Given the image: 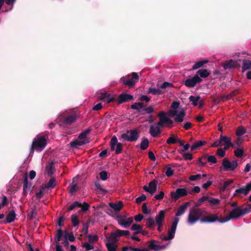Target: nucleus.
<instances>
[{
	"label": "nucleus",
	"instance_id": "obj_1",
	"mask_svg": "<svg viewBox=\"0 0 251 251\" xmlns=\"http://www.w3.org/2000/svg\"><path fill=\"white\" fill-rule=\"evenodd\" d=\"M207 213V211L204 208H194L191 209L189 212L187 222L190 225L195 224L200 220L201 217Z\"/></svg>",
	"mask_w": 251,
	"mask_h": 251
},
{
	"label": "nucleus",
	"instance_id": "obj_2",
	"mask_svg": "<svg viewBox=\"0 0 251 251\" xmlns=\"http://www.w3.org/2000/svg\"><path fill=\"white\" fill-rule=\"evenodd\" d=\"M47 140L44 136H37L33 139L30 149V153H33L34 151H41L46 146Z\"/></svg>",
	"mask_w": 251,
	"mask_h": 251
},
{
	"label": "nucleus",
	"instance_id": "obj_3",
	"mask_svg": "<svg viewBox=\"0 0 251 251\" xmlns=\"http://www.w3.org/2000/svg\"><path fill=\"white\" fill-rule=\"evenodd\" d=\"M247 210L243 209L240 207H237L230 211L227 216L223 218V220L220 221L221 223H224L230 220L237 219L241 216H244L247 214Z\"/></svg>",
	"mask_w": 251,
	"mask_h": 251
},
{
	"label": "nucleus",
	"instance_id": "obj_4",
	"mask_svg": "<svg viewBox=\"0 0 251 251\" xmlns=\"http://www.w3.org/2000/svg\"><path fill=\"white\" fill-rule=\"evenodd\" d=\"M139 75L137 73L133 72L131 75H128L121 78V81L124 85L127 86L129 88H132L135 83L139 81Z\"/></svg>",
	"mask_w": 251,
	"mask_h": 251
},
{
	"label": "nucleus",
	"instance_id": "obj_5",
	"mask_svg": "<svg viewBox=\"0 0 251 251\" xmlns=\"http://www.w3.org/2000/svg\"><path fill=\"white\" fill-rule=\"evenodd\" d=\"M159 120L157 123V126L163 127L166 126L170 128L174 126L173 121L166 116V113L163 111L159 112L158 115Z\"/></svg>",
	"mask_w": 251,
	"mask_h": 251
},
{
	"label": "nucleus",
	"instance_id": "obj_6",
	"mask_svg": "<svg viewBox=\"0 0 251 251\" xmlns=\"http://www.w3.org/2000/svg\"><path fill=\"white\" fill-rule=\"evenodd\" d=\"M140 131L137 129H130L127 131V133H123L121 137L122 139L129 142H134L138 140L139 137Z\"/></svg>",
	"mask_w": 251,
	"mask_h": 251
},
{
	"label": "nucleus",
	"instance_id": "obj_7",
	"mask_svg": "<svg viewBox=\"0 0 251 251\" xmlns=\"http://www.w3.org/2000/svg\"><path fill=\"white\" fill-rule=\"evenodd\" d=\"M223 220V217H219L217 214H212L207 213L204 215L200 219L201 223H212L218 221L220 223V221Z\"/></svg>",
	"mask_w": 251,
	"mask_h": 251
},
{
	"label": "nucleus",
	"instance_id": "obj_8",
	"mask_svg": "<svg viewBox=\"0 0 251 251\" xmlns=\"http://www.w3.org/2000/svg\"><path fill=\"white\" fill-rule=\"evenodd\" d=\"M238 162L236 160L230 162L227 158H225L222 161V167L225 171H234L238 166Z\"/></svg>",
	"mask_w": 251,
	"mask_h": 251
},
{
	"label": "nucleus",
	"instance_id": "obj_9",
	"mask_svg": "<svg viewBox=\"0 0 251 251\" xmlns=\"http://www.w3.org/2000/svg\"><path fill=\"white\" fill-rule=\"evenodd\" d=\"M178 221L179 219L177 218L174 219L171 228L168 230V235H165L163 237V240H170L174 238Z\"/></svg>",
	"mask_w": 251,
	"mask_h": 251
},
{
	"label": "nucleus",
	"instance_id": "obj_10",
	"mask_svg": "<svg viewBox=\"0 0 251 251\" xmlns=\"http://www.w3.org/2000/svg\"><path fill=\"white\" fill-rule=\"evenodd\" d=\"M202 79L197 75H195L193 77H190L184 80L183 84L188 88L194 87L197 84H200L202 82Z\"/></svg>",
	"mask_w": 251,
	"mask_h": 251
},
{
	"label": "nucleus",
	"instance_id": "obj_11",
	"mask_svg": "<svg viewBox=\"0 0 251 251\" xmlns=\"http://www.w3.org/2000/svg\"><path fill=\"white\" fill-rule=\"evenodd\" d=\"M187 191L185 188H177L175 192H171V196L174 201H176L182 197L186 196Z\"/></svg>",
	"mask_w": 251,
	"mask_h": 251
},
{
	"label": "nucleus",
	"instance_id": "obj_12",
	"mask_svg": "<svg viewBox=\"0 0 251 251\" xmlns=\"http://www.w3.org/2000/svg\"><path fill=\"white\" fill-rule=\"evenodd\" d=\"M251 190V181L247 183L245 186H243L241 188L237 189L235 190L233 196H239L240 194H243L246 196L248 194L250 191Z\"/></svg>",
	"mask_w": 251,
	"mask_h": 251
},
{
	"label": "nucleus",
	"instance_id": "obj_13",
	"mask_svg": "<svg viewBox=\"0 0 251 251\" xmlns=\"http://www.w3.org/2000/svg\"><path fill=\"white\" fill-rule=\"evenodd\" d=\"M118 222L124 227L127 228L133 222V219L132 217L127 218L126 216H120L118 217Z\"/></svg>",
	"mask_w": 251,
	"mask_h": 251
},
{
	"label": "nucleus",
	"instance_id": "obj_14",
	"mask_svg": "<svg viewBox=\"0 0 251 251\" xmlns=\"http://www.w3.org/2000/svg\"><path fill=\"white\" fill-rule=\"evenodd\" d=\"M157 183V180L154 179L149 183L148 187L146 185L144 186L143 189L145 191L150 193L151 195H152L156 191Z\"/></svg>",
	"mask_w": 251,
	"mask_h": 251
},
{
	"label": "nucleus",
	"instance_id": "obj_15",
	"mask_svg": "<svg viewBox=\"0 0 251 251\" xmlns=\"http://www.w3.org/2000/svg\"><path fill=\"white\" fill-rule=\"evenodd\" d=\"M133 99V97L131 95L126 93H122L120 94L117 99V102L119 104L128 102Z\"/></svg>",
	"mask_w": 251,
	"mask_h": 251
},
{
	"label": "nucleus",
	"instance_id": "obj_16",
	"mask_svg": "<svg viewBox=\"0 0 251 251\" xmlns=\"http://www.w3.org/2000/svg\"><path fill=\"white\" fill-rule=\"evenodd\" d=\"M165 210H160L157 215H156L155 219V223L158 226H163L165 220Z\"/></svg>",
	"mask_w": 251,
	"mask_h": 251
},
{
	"label": "nucleus",
	"instance_id": "obj_17",
	"mask_svg": "<svg viewBox=\"0 0 251 251\" xmlns=\"http://www.w3.org/2000/svg\"><path fill=\"white\" fill-rule=\"evenodd\" d=\"M16 217V214L14 210L10 211L6 215L4 220L0 221V224H7L11 223L15 221Z\"/></svg>",
	"mask_w": 251,
	"mask_h": 251
},
{
	"label": "nucleus",
	"instance_id": "obj_18",
	"mask_svg": "<svg viewBox=\"0 0 251 251\" xmlns=\"http://www.w3.org/2000/svg\"><path fill=\"white\" fill-rule=\"evenodd\" d=\"M30 186H28V178L26 174H25L24 176V180H23V190L22 193V195L23 197H25L26 196L27 194V192L30 191Z\"/></svg>",
	"mask_w": 251,
	"mask_h": 251
},
{
	"label": "nucleus",
	"instance_id": "obj_19",
	"mask_svg": "<svg viewBox=\"0 0 251 251\" xmlns=\"http://www.w3.org/2000/svg\"><path fill=\"white\" fill-rule=\"evenodd\" d=\"M156 241L151 240L149 242L148 249L153 250L154 251H158L164 249L166 248L165 245L161 246L155 244Z\"/></svg>",
	"mask_w": 251,
	"mask_h": 251
},
{
	"label": "nucleus",
	"instance_id": "obj_20",
	"mask_svg": "<svg viewBox=\"0 0 251 251\" xmlns=\"http://www.w3.org/2000/svg\"><path fill=\"white\" fill-rule=\"evenodd\" d=\"M160 127V126H158L157 125L155 126L151 125L150 127L149 133L153 137H158L161 132Z\"/></svg>",
	"mask_w": 251,
	"mask_h": 251
},
{
	"label": "nucleus",
	"instance_id": "obj_21",
	"mask_svg": "<svg viewBox=\"0 0 251 251\" xmlns=\"http://www.w3.org/2000/svg\"><path fill=\"white\" fill-rule=\"evenodd\" d=\"M238 65L237 61L230 59L224 63L223 67L225 70L231 69L236 67Z\"/></svg>",
	"mask_w": 251,
	"mask_h": 251
},
{
	"label": "nucleus",
	"instance_id": "obj_22",
	"mask_svg": "<svg viewBox=\"0 0 251 251\" xmlns=\"http://www.w3.org/2000/svg\"><path fill=\"white\" fill-rule=\"evenodd\" d=\"M77 118L75 114L70 115L64 119L63 122L66 125H71L76 121Z\"/></svg>",
	"mask_w": 251,
	"mask_h": 251
},
{
	"label": "nucleus",
	"instance_id": "obj_23",
	"mask_svg": "<svg viewBox=\"0 0 251 251\" xmlns=\"http://www.w3.org/2000/svg\"><path fill=\"white\" fill-rule=\"evenodd\" d=\"M185 116V112L184 110L182 109L179 112H178L174 118V121L177 123H180L184 120Z\"/></svg>",
	"mask_w": 251,
	"mask_h": 251
},
{
	"label": "nucleus",
	"instance_id": "obj_24",
	"mask_svg": "<svg viewBox=\"0 0 251 251\" xmlns=\"http://www.w3.org/2000/svg\"><path fill=\"white\" fill-rule=\"evenodd\" d=\"M189 202H186L182 204L177 210V212L176 214V216H180L183 215L185 212L187 207L190 205Z\"/></svg>",
	"mask_w": 251,
	"mask_h": 251
},
{
	"label": "nucleus",
	"instance_id": "obj_25",
	"mask_svg": "<svg viewBox=\"0 0 251 251\" xmlns=\"http://www.w3.org/2000/svg\"><path fill=\"white\" fill-rule=\"evenodd\" d=\"M88 143V141L86 140H83L82 141L75 140L74 141H72L70 143V145L72 148H78L79 147L81 146Z\"/></svg>",
	"mask_w": 251,
	"mask_h": 251
},
{
	"label": "nucleus",
	"instance_id": "obj_26",
	"mask_svg": "<svg viewBox=\"0 0 251 251\" xmlns=\"http://www.w3.org/2000/svg\"><path fill=\"white\" fill-rule=\"evenodd\" d=\"M55 169L54 162L51 161L46 167V172L49 176H51L54 173Z\"/></svg>",
	"mask_w": 251,
	"mask_h": 251
},
{
	"label": "nucleus",
	"instance_id": "obj_27",
	"mask_svg": "<svg viewBox=\"0 0 251 251\" xmlns=\"http://www.w3.org/2000/svg\"><path fill=\"white\" fill-rule=\"evenodd\" d=\"M109 205L111 208L113 209L115 211L119 212L123 207V203L122 201H119L117 203L110 202Z\"/></svg>",
	"mask_w": 251,
	"mask_h": 251
},
{
	"label": "nucleus",
	"instance_id": "obj_28",
	"mask_svg": "<svg viewBox=\"0 0 251 251\" xmlns=\"http://www.w3.org/2000/svg\"><path fill=\"white\" fill-rule=\"evenodd\" d=\"M101 99L107 103L111 102L115 100V98L113 96L106 93L102 94Z\"/></svg>",
	"mask_w": 251,
	"mask_h": 251
},
{
	"label": "nucleus",
	"instance_id": "obj_29",
	"mask_svg": "<svg viewBox=\"0 0 251 251\" xmlns=\"http://www.w3.org/2000/svg\"><path fill=\"white\" fill-rule=\"evenodd\" d=\"M210 73L206 70L204 69H200L197 72L196 75H200L201 78H206L210 75Z\"/></svg>",
	"mask_w": 251,
	"mask_h": 251
},
{
	"label": "nucleus",
	"instance_id": "obj_30",
	"mask_svg": "<svg viewBox=\"0 0 251 251\" xmlns=\"http://www.w3.org/2000/svg\"><path fill=\"white\" fill-rule=\"evenodd\" d=\"M206 144V142L204 141H198L192 145L191 147V151H193L195 150H197L199 147L203 146Z\"/></svg>",
	"mask_w": 251,
	"mask_h": 251
},
{
	"label": "nucleus",
	"instance_id": "obj_31",
	"mask_svg": "<svg viewBox=\"0 0 251 251\" xmlns=\"http://www.w3.org/2000/svg\"><path fill=\"white\" fill-rule=\"evenodd\" d=\"M118 237H119V236L116 230L115 232H112L110 235L107 237V240L109 243L111 242V243H115V242L118 241Z\"/></svg>",
	"mask_w": 251,
	"mask_h": 251
},
{
	"label": "nucleus",
	"instance_id": "obj_32",
	"mask_svg": "<svg viewBox=\"0 0 251 251\" xmlns=\"http://www.w3.org/2000/svg\"><path fill=\"white\" fill-rule=\"evenodd\" d=\"M208 201L209 202L210 205L211 207L218 206L220 203V200L219 199H215L209 196V199H208Z\"/></svg>",
	"mask_w": 251,
	"mask_h": 251
},
{
	"label": "nucleus",
	"instance_id": "obj_33",
	"mask_svg": "<svg viewBox=\"0 0 251 251\" xmlns=\"http://www.w3.org/2000/svg\"><path fill=\"white\" fill-rule=\"evenodd\" d=\"M148 93L149 94H152L154 95H160L163 94L164 93V92L162 90H160V89H156V88H153V87H150L148 89Z\"/></svg>",
	"mask_w": 251,
	"mask_h": 251
},
{
	"label": "nucleus",
	"instance_id": "obj_34",
	"mask_svg": "<svg viewBox=\"0 0 251 251\" xmlns=\"http://www.w3.org/2000/svg\"><path fill=\"white\" fill-rule=\"evenodd\" d=\"M155 220L152 218H149L146 219V225L147 227L150 229H153L155 226Z\"/></svg>",
	"mask_w": 251,
	"mask_h": 251
},
{
	"label": "nucleus",
	"instance_id": "obj_35",
	"mask_svg": "<svg viewBox=\"0 0 251 251\" xmlns=\"http://www.w3.org/2000/svg\"><path fill=\"white\" fill-rule=\"evenodd\" d=\"M149 144V140L147 138H144L142 139L140 148L142 150H145L148 148Z\"/></svg>",
	"mask_w": 251,
	"mask_h": 251
},
{
	"label": "nucleus",
	"instance_id": "obj_36",
	"mask_svg": "<svg viewBox=\"0 0 251 251\" xmlns=\"http://www.w3.org/2000/svg\"><path fill=\"white\" fill-rule=\"evenodd\" d=\"M251 69V61L249 60H244L243 65L242 68V72H244L248 69Z\"/></svg>",
	"mask_w": 251,
	"mask_h": 251
},
{
	"label": "nucleus",
	"instance_id": "obj_37",
	"mask_svg": "<svg viewBox=\"0 0 251 251\" xmlns=\"http://www.w3.org/2000/svg\"><path fill=\"white\" fill-rule=\"evenodd\" d=\"M63 235V232L60 228L59 229H57L56 231V234L55 237V240L56 242V243H59L60 240H61V238Z\"/></svg>",
	"mask_w": 251,
	"mask_h": 251
},
{
	"label": "nucleus",
	"instance_id": "obj_38",
	"mask_svg": "<svg viewBox=\"0 0 251 251\" xmlns=\"http://www.w3.org/2000/svg\"><path fill=\"white\" fill-rule=\"evenodd\" d=\"M144 103L143 102H135L133 104L131 105V108L132 109L137 110L138 112L140 111V110L144 107Z\"/></svg>",
	"mask_w": 251,
	"mask_h": 251
},
{
	"label": "nucleus",
	"instance_id": "obj_39",
	"mask_svg": "<svg viewBox=\"0 0 251 251\" xmlns=\"http://www.w3.org/2000/svg\"><path fill=\"white\" fill-rule=\"evenodd\" d=\"M208 62L207 60H202L196 62L193 66L192 70H196L202 67Z\"/></svg>",
	"mask_w": 251,
	"mask_h": 251
},
{
	"label": "nucleus",
	"instance_id": "obj_40",
	"mask_svg": "<svg viewBox=\"0 0 251 251\" xmlns=\"http://www.w3.org/2000/svg\"><path fill=\"white\" fill-rule=\"evenodd\" d=\"M190 101L192 102L194 106L198 105V102L201 99L200 96L195 97L194 96H191L189 98Z\"/></svg>",
	"mask_w": 251,
	"mask_h": 251
},
{
	"label": "nucleus",
	"instance_id": "obj_41",
	"mask_svg": "<svg viewBox=\"0 0 251 251\" xmlns=\"http://www.w3.org/2000/svg\"><path fill=\"white\" fill-rule=\"evenodd\" d=\"M220 139L221 143H223V145H225L227 144H230V143H231V138L226 136L221 135Z\"/></svg>",
	"mask_w": 251,
	"mask_h": 251
},
{
	"label": "nucleus",
	"instance_id": "obj_42",
	"mask_svg": "<svg viewBox=\"0 0 251 251\" xmlns=\"http://www.w3.org/2000/svg\"><path fill=\"white\" fill-rule=\"evenodd\" d=\"M64 232L65 238L67 239L70 242H74L75 240V238L72 232L69 233L67 230H65Z\"/></svg>",
	"mask_w": 251,
	"mask_h": 251
},
{
	"label": "nucleus",
	"instance_id": "obj_43",
	"mask_svg": "<svg viewBox=\"0 0 251 251\" xmlns=\"http://www.w3.org/2000/svg\"><path fill=\"white\" fill-rule=\"evenodd\" d=\"M91 130L92 129L91 127H89L86 129L79 135L78 139L80 140L85 139L86 136L91 132Z\"/></svg>",
	"mask_w": 251,
	"mask_h": 251
},
{
	"label": "nucleus",
	"instance_id": "obj_44",
	"mask_svg": "<svg viewBox=\"0 0 251 251\" xmlns=\"http://www.w3.org/2000/svg\"><path fill=\"white\" fill-rule=\"evenodd\" d=\"M171 167H175V165H174L172 164H170L168 165V167L167 168L165 174L168 177L172 176L174 174V171L172 169Z\"/></svg>",
	"mask_w": 251,
	"mask_h": 251
},
{
	"label": "nucleus",
	"instance_id": "obj_45",
	"mask_svg": "<svg viewBox=\"0 0 251 251\" xmlns=\"http://www.w3.org/2000/svg\"><path fill=\"white\" fill-rule=\"evenodd\" d=\"M106 246L108 251H116L117 247L114 243L108 242L106 243Z\"/></svg>",
	"mask_w": 251,
	"mask_h": 251
},
{
	"label": "nucleus",
	"instance_id": "obj_46",
	"mask_svg": "<svg viewBox=\"0 0 251 251\" xmlns=\"http://www.w3.org/2000/svg\"><path fill=\"white\" fill-rule=\"evenodd\" d=\"M36 215H37L36 206H33L31 208V211L28 214L27 217L30 219H32Z\"/></svg>",
	"mask_w": 251,
	"mask_h": 251
},
{
	"label": "nucleus",
	"instance_id": "obj_47",
	"mask_svg": "<svg viewBox=\"0 0 251 251\" xmlns=\"http://www.w3.org/2000/svg\"><path fill=\"white\" fill-rule=\"evenodd\" d=\"M55 182V179L54 177H51L47 184L46 185V188H54L55 184H54Z\"/></svg>",
	"mask_w": 251,
	"mask_h": 251
},
{
	"label": "nucleus",
	"instance_id": "obj_48",
	"mask_svg": "<svg viewBox=\"0 0 251 251\" xmlns=\"http://www.w3.org/2000/svg\"><path fill=\"white\" fill-rule=\"evenodd\" d=\"M71 221L73 226H75L79 224L78 216L76 214H73L71 216Z\"/></svg>",
	"mask_w": 251,
	"mask_h": 251
},
{
	"label": "nucleus",
	"instance_id": "obj_49",
	"mask_svg": "<svg viewBox=\"0 0 251 251\" xmlns=\"http://www.w3.org/2000/svg\"><path fill=\"white\" fill-rule=\"evenodd\" d=\"M246 133V129L243 126H239L236 130V135L240 136H242Z\"/></svg>",
	"mask_w": 251,
	"mask_h": 251
},
{
	"label": "nucleus",
	"instance_id": "obj_50",
	"mask_svg": "<svg viewBox=\"0 0 251 251\" xmlns=\"http://www.w3.org/2000/svg\"><path fill=\"white\" fill-rule=\"evenodd\" d=\"M117 233L118 234V235L120 237L121 236H126L127 237L129 238V231H128V230H120V229H117Z\"/></svg>",
	"mask_w": 251,
	"mask_h": 251
},
{
	"label": "nucleus",
	"instance_id": "obj_51",
	"mask_svg": "<svg viewBox=\"0 0 251 251\" xmlns=\"http://www.w3.org/2000/svg\"><path fill=\"white\" fill-rule=\"evenodd\" d=\"M75 182L74 179H73V184L70 186L69 192L70 193H74L77 191L78 189L76 183H74Z\"/></svg>",
	"mask_w": 251,
	"mask_h": 251
},
{
	"label": "nucleus",
	"instance_id": "obj_52",
	"mask_svg": "<svg viewBox=\"0 0 251 251\" xmlns=\"http://www.w3.org/2000/svg\"><path fill=\"white\" fill-rule=\"evenodd\" d=\"M81 206V204L79 202L76 201L74 202L68 208V210L71 211L73 210L75 207H79Z\"/></svg>",
	"mask_w": 251,
	"mask_h": 251
},
{
	"label": "nucleus",
	"instance_id": "obj_53",
	"mask_svg": "<svg viewBox=\"0 0 251 251\" xmlns=\"http://www.w3.org/2000/svg\"><path fill=\"white\" fill-rule=\"evenodd\" d=\"M89 242L92 243L95 242H97L99 239V237L96 235L89 234L88 236Z\"/></svg>",
	"mask_w": 251,
	"mask_h": 251
},
{
	"label": "nucleus",
	"instance_id": "obj_54",
	"mask_svg": "<svg viewBox=\"0 0 251 251\" xmlns=\"http://www.w3.org/2000/svg\"><path fill=\"white\" fill-rule=\"evenodd\" d=\"M235 155L238 158L243 157L244 154V151L243 149H237L234 151Z\"/></svg>",
	"mask_w": 251,
	"mask_h": 251
},
{
	"label": "nucleus",
	"instance_id": "obj_55",
	"mask_svg": "<svg viewBox=\"0 0 251 251\" xmlns=\"http://www.w3.org/2000/svg\"><path fill=\"white\" fill-rule=\"evenodd\" d=\"M166 143L169 144H173L177 143V140L175 137H174V135L172 134V136L169 137L166 141Z\"/></svg>",
	"mask_w": 251,
	"mask_h": 251
},
{
	"label": "nucleus",
	"instance_id": "obj_56",
	"mask_svg": "<svg viewBox=\"0 0 251 251\" xmlns=\"http://www.w3.org/2000/svg\"><path fill=\"white\" fill-rule=\"evenodd\" d=\"M180 153L182 154L185 160H191L193 158L192 154L190 152L183 153L182 152H180Z\"/></svg>",
	"mask_w": 251,
	"mask_h": 251
},
{
	"label": "nucleus",
	"instance_id": "obj_57",
	"mask_svg": "<svg viewBox=\"0 0 251 251\" xmlns=\"http://www.w3.org/2000/svg\"><path fill=\"white\" fill-rule=\"evenodd\" d=\"M123 150V145L121 143H119L116 145V149L115 150L116 154H119L122 152Z\"/></svg>",
	"mask_w": 251,
	"mask_h": 251
},
{
	"label": "nucleus",
	"instance_id": "obj_58",
	"mask_svg": "<svg viewBox=\"0 0 251 251\" xmlns=\"http://www.w3.org/2000/svg\"><path fill=\"white\" fill-rule=\"evenodd\" d=\"M216 154L220 157H224L226 155V151L222 148H219L217 150Z\"/></svg>",
	"mask_w": 251,
	"mask_h": 251
},
{
	"label": "nucleus",
	"instance_id": "obj_59",
	"mask_svg": "<svg viewBox=\"0 0 251 251\" xmlns=\"http://www.w3.org/2000/svg\"><path fill=\"white\" fill-rule=\"evenodd\" d=\"M206 159L207 160V161L209 163L215 164L217 162V158L215 156L213 155H210L207 157H206Z\"/></svg>",
	"mask_w": 251,
	"mask_h": 251
},
{
	"label": "nucleus",
	"instance_id": "obj_60",
	"mask_svg": "<svg viewBox=\"0 0 251 251\" xmlns=\"http://www.w3.org/2000/svg\"><path fill=\"white\" fill-rule=\"evenodd\" d=\"M100 178L103 180H106L107 179V173L105 171H101L100 174Z\"/></svg>",
	"mask_w": 251,
	"mask_h": 251
},
{
	"label": "nucleus",
	"instance_id": "obj_61",
	"mask_svg": "<svg viewBox=\"0 0 251 251\" xmlns=\"http://www.w3.org/2000/svg\"><path fill=\"white\" fill-rule=\"evenodd\" d=\"M142 228V226L136 224H133L131 227V229L135 231H140Z\"/></svg>",
	"mask_w": 251,
	"mask_h": 251
},
{
	"label": "nucleus",
	"instance_id": "obj_62",
	"mask_svg": "<svg viewBox=\"0 0 251 251\" xmlns=\"http://www.w3.org/2000/svg\"><path fill=\"white\" fill-rule=\"evenodd\" d=\"M201 178V174H197L196 175H191L189 176V179L191 181H195L199 180Z\"/></svg>",
	"mask_w": 251,
	"mask_h": 251
},
{
	"label": "nucleus",
	"instance_id": "obj_63",
	"mask_svg": "<svg viewBox=\"0 0 251 251\" xmlns=\"http://www.w3.org/2000/svg\"><path fill=\"white\" fill-rule=\"evenodd\" d=\"M146 196L144 194H142L140 197H138L136 199V202L138 204L141 203L142 201H145L146 199Z\"/></svg>",
	"mask_w": 251,
	"mask_h": 251
},
{
	"label": "nucleus",
	"instance_id": "obj_64",
	"mask_svg": "<svg viewBox=\"0 0 251 251\" xmlns=\"http://www.w3.org/2000/svg\"><path fill=\"white\" fill-rule=\"evenodd\" d=\"M128 249L130 251H150L148 248H144L143 249H140L138 248H134L133 247H129Z\"/></svg>",
	"mask_w": 251,
	"mask_h": 251
}]
</instances>
